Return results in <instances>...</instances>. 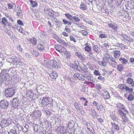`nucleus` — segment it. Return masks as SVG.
I'll use <instances>...</instances> for the list:
<instances>
[{
  "label": "nucleus",
  "instance_id": "nucleus-1",
  "mask_svg": "<svg viewBox=\"0 0 134 134\" xmlns=\"http://www.w3.org/2000/svg\"><path fill=\"white\" fill-rule=\"evenodd\" d=\"M120 38L121 40L124 42L129 43H133L134 41L133 38L129 36H128L125 34H122L121 35Z\"/></svg>",
  "mask_w": 134,
  "mask_h": 134
},
{
  "label": "nucleus",
  "instance_id": "nucleus-2",
  "mask_svg": "<svg viewBox=\"0 0 134 134\" xmlns=\"http://www.w3.org/2000/svg\"><path fill=\"white\" fill-rule=\"evenodd\" d=\"M57 62L55 60H51L49 61L47 64V66L49 68H57Z\"/></svg>",
  "mask_w": 134,
  "mask_h": 134
},
{
  "label": "nucleus",
  "instance_id": "nucleus-3",
  "mask_svg": "<svg viewBox=\"0 0 134 134\" xmlns=\"http://www.w3.org/2000/svg\"><path fill=\"white\" fill-rule=\"evenodd\" d=\"M5 95L7 97H11L15 94L14 90L12 88H8L5 90Z\"/></svg>",
  "mask_w": 134,
  "mask_h": 134
},
{
  "label": "nucleus",
  "instance_id": "nucleus-4",
  "mask_svg": "<svg viewBox=\"0 0 134 134\" xmlns=\"http://www.w3.org/2000/svg\"><path fill=\"white\" fill-rule=\"evenodd\" d=\"M52 100L51 98L49 97H43L42 100V104L43 106L45 107L47 106L49 102L52 101Z\"/></svg>",
  "mask_w": 134,
  "mask_h": 134
},
{
  "label": "nucleus",
  "instance_id": "nucleus-5",
  "mask_svg": "<svg viewBox=\"0 0 134 134\" xmlns=\"http://www.w3.org/2000/svg\"><path fill=\"white\" fill-rule=\"evenodd\" d=\"M74 121H72L70 122L67 125V127L69 129L68 131L69 132L70 134H74V128H73L74 127Z\"/></svg>",
  "mask_w": 134,
  "mask_h": 134
},
{
  "label": "nucleus",
  "instance_id": "nucleus-6",
  "mask_svg": "<svg viewBox=\"0 0 134 134\" xmlns=\"http://www.w3.org/2000/svg\"><path fill=\"white\" fill-rule=\"evenodd\" d=\"M20 102L19 99L17 98H14L12 102V107L14 108L18 109V107L20 105Z\"/></svg>",
  "mask_w": 134,
  "mask_h": 134
},
{
  "label": "nucleus",
  "instance_id": "nucleus-7",
  "mask_svg": "<svg viewBox=\"0 0 134 134\" xmlns=\"http://www.w3.org/2000/svg\"><path fill=\"white\" fill-rule=\"evenodd\" d=\"M8 106V102L6 100H2L0 102V107L3 109H6Z\"/></svg>",
  "mask_w": 134,
  "mask_h": 134
},
{
  "label": "nucleus",
  "instance_id": "nucleus-8",
  "mask_svg": "<svg viewBox=\"0 0 134 134\" xmlns=\"http://www.w3.org/2000/svg\"><path fill=\"white\" fill-rule=\"evenodd\" d=\"M41 112L40 111H35L32 113V116L34 119H38L41 116Z\"/></svg>",
  "mask_w": 134,
  "mask_h": 134
},
{
  "label": "nucleus",
  "instance_id": "nucleus-9",
  "mask_svg": "<svg viewBox=\"0 0 134 134\" xmlns=\"http://www.w3.org/2000/svg\"><path fill=\"white\" fill-rule=\"evenodd\" d=\"M109 61L108 59L106 58H103L102 61H99L98 63L100 65L104 67L106 66L107 63H109Z\"/></svg>",
  "mask_w": 134,
  "mask_h": 134
},
{
  "label": "nucleus",
  "instance_id": "nucleus-10",
  "mask_svg": "<svg viewBox=\"0 0 134 134\" xmlns=\"http://www.w3.org/2000/svg\"><path fill=\"white\" fill-rule=\"evenodd\" d=\"M116 106L119 109V110H123V111L127 113H128V111L125 109V107L122 104L120 103H118L117 104Z\"/></svg>",
  "mask_w": 134,
  "mask_h": 134
},
{
  "label": "nucleus",
  "instance_id": "nucleus-11",
  "mask_svg": "<svg viewBox=\"0 0 134 134\" xmlns=\"http://www.w3.org/2000/svg\"><path fill=\"white\" fill-rule=\"evenodd\" d=\"M108 26L109 27H111L115 31H117L118 28V26L115 23H108Z\"/></svg>",
  "mask_w": 134,
  "mask_h": 134
},
{
  "label": "nucleus",
  "instance_id": "nucleus-12",
  "mask_svg": "<svg viewBox=\"0 0 134 134\" xmlns=\"http://www.w3.org/2000/svg\"><path fill=\"white\" fill-rule=\"evenodd\" d=\"M56 130L57 132H60L62 134H64L66 132V130L64 129V127L60 126L58 127L56 129Z\"/></svg>",
  "mask_w": 134,
  "mask_h": 134
},
{
  "label": "nucleus",
  "instance_id": "nucleus-13",
  "mask_svg": "<svg viewBox=\"0 0 134 134\" xmlns=\"http://www.w3.org/2000/svg\"><path fill=\"white\" fill-rule=\"evenodd\" d=\"M80 20V19L79 18L76 16H73L71 21L74 24L78 25Z\"/></svg>",
  "mask_w": 134,
  "mask_h": 134
},
{
  "label": "nucleus",
  "instance_id": "nucleus-14",
  "mask_svg": "<svg viewBox=\"0 0 134 134\" xmlns=\"http://www.w3.org/2000/svg\"><path fill=\"white\" fill-rule=\"evenodd\" d=\"M126 82L127 83L130 85L132 87H134V81L132 78L128 77L126 80Z\"/></svg>",
  "mask_w": 134,
  "mask_h": 134
},
{
  "label": "nucleus",
  "instance_id": "nucleus-15",
  "mask_svg": "<svg viewBox=\"0 0 134 134\" xmlns=\"http://www.w3.org/2000/svg\"><path fill=\"white\" fill-rule=\"evenodd\" d=\"M121 119V121L123 125H125L126 124V122L127 123H129L130 122L128 118L126 115L125 116H123Z\"/></svg>",
  "mask_w": 134,
  "mask_h": 134
},
{
  "label": "nucleus",
  "instance_id": "nucleus-16",
  "mask_svg": "<svg viewBox=\"0 0 134 134\" xmlns=\"http://www.w3.org/2000/svg\"><path fill=\"white\" fill-rule=\"evenodd\" d=\"M14 5H15V9L16 10H17L16 7L17 8V9L18 10L17 13V15L19 17H21L22 15V13L21 10L20 9V8L18 6L16 7V5L15 4H14Z\"/></svg>",
  "mask_w": 134,
  "mask_h": 134
},
{
  "label": "nucleus",
  "instance_id": "nucleus-17",
  "mask_svg": "<svg viewBox=\"0 0 134 134\" xmlns=\"http://www.w3.org/2000/svg\"><path fill=\"white\" fill-rule=\"evenodd\" d=\"M9 134H19V132L16 131V129L14 128L10 129L7 131Z\"/></svg>",
  "mask_w": 134,
  "mask_h": 134
},
{
  "label": "nucleus",
  "instance_id": "nucleus-18",
  "mask_svg": "<svg viewBox=\"0 0 134 134\" xmlns=\"http://www.w3.org/2000/svg\"><path fill=\"white\" fill-rule=\"evenodd\" d=\"M74 106L77 110L81 111L82 109V108L81 105L80 104H79L77 102H76L75 103Z\"/></svg>",
  "mask_w": 134,
  "mask_h": 134
},
{
  "label": "nucleus",
  "instance_id": "nucleus-19",
  "mask_svg": "<svg viewBox=\"0 0 134 134\" xmlns=\"http://www.w3.org/2000/svg\"><path fill=\"white\" fill-rule=\"evenodd\" d=\"M83 77H84L90 81H92L93 80L92 75L89 72L88 73L86 74H85L84 75H83Z\"/></svg>",
  "mask_w": 134,
  "mask_h": 134
},
{
  "label": "nucleus",
  "instance_id": "nucleus-20",
  "mask_svg": "<svg viewBox=\"0 0 134 134\" xmlns=\"http://www.w3.org/2000/svg\"><path fill=\"white\" fill-rule=\"evenodd\" d=\"M102 95L104 98L105 99H109L110 98L109 93L107 91H104V92L102 93Z\"/></svg>",
  "mask_w": 134,
  "mask_h": 134
},
{
  "label": "nucleus",
  "instance_id": "nucleus-21",
  "mask_svg": "<svg viewBox=\"0 0 134 134\" xmlns=\"http://www.w3.org/2000/svg\"><path fill=\"white\" fill-rule=\"evenodd\" d=\"M75 56L78 57L81 60H83L85 59V57L80 52H75Z\"/></svg>",
  "mask_w": 134,
  "mask_h": 134
},
{
  "label": "nucleus",
  "instance_id": "nucleus-22",
  "mask_svg": "<svg viewBox=\"0 0 134 134\" xmlns=\"http://www.w3.org/2000/svg\"><path fill=\"white\" fill-rule=\"evenodd\" d=\"M119 60L121 63L124 65H126L128 63L127 60L122 57L120 58Z\"/></svg>",
  "mask_w": 134,
  "mask_h": 134
},
{
  "label": "nucleus",
  "instance_id": "nucleus-23",
  "mask_svg": "<svg viewBox=\"0 0 134 134\" xmlns=\"http://www.w3.org/2000/svg\"><path fill=\"white\" fill-rule=\"evenodd\" d=\"M124 69V66L123 65L121 64H120L117 65V69L119 71H121Z\"/></svg>",
  "mask_w": 134,
  "mask_h": 134
},
{
  "label": "nucleus",
  "instance_id": "nucleus-24",
  "mask_svg": "<svg viewBox=\"0 0 134 134\" xmlns=\"http://www.w3.org/2000/svg\"><path fill=\"white\" fill-rule=\"evenodd\" d=\"M111 125L114 129L117 131H118L119 130V126L116 124L114 122H111Z\"/></svg>",
  "mask_w": 134,
  "mask_h": 134
},
{
  "label": "nucleus",
  "instance_id": "nucleus-25",
  "mask_svg": "<svg viewBox=\"0 0 134 134\" xmlns=\"http://www.w3.org/2000/svg\"><path fill=\"white\" fill-rule=\"evenodd\" d=\"M113 52H114V57L116 58H118L120 55V51H114Z\"/></svg>",
  "mask_w": 134,
  "mask_h": 134
},
{
  "label": "nucleus",
  "instance_id": "nucleus-26",
  "mask_svg": "<svg viewBox=\"0 0 134 134\" xmlns=\"http://www.w3.org/2000/svg\"><path fill=\"white\" fill-rule=\"evenodd\" d=\"M115 45L117 47H119L120 48L122 49H125L126 48V46L122 43H117Z\"/></svg>",
  "mask_w": 134,
  "mask_h": 134
},
{
  "label": "nucleus",
  "instance_id": "nucleus-27",
  "mask_svg": "<svg viewBox=\"0 0 134 134\" xmlns=\"http://www.w3.org/2000/svg\"><path fill=\"white\" fill-rule=\"evenodd\" d=\"M30 41L33 45H35L37 42L36 39L35 38H30Z\"/></svg>",
  "mask_w": 134,
  "mask_h": 134
},
{
  "label": "nucleus",
  "instance_id": "nucleus-28",
  "mask_svg": "<svg viewBox=\"0 0 134 134\" xmlns=\"http://www.w3.org/2000/svg\"><path fill=\"white\" fill-rule=\"evenodd\" d=\"M50 76L52 78L56 79L57 76V74L55 72L52 71L50 74Z\"/></svg>",
  "mask_w": 134,
  "mask_h": 134
},
{
  "label": "nucleus",
  "instance_id": "nucleus-29",
  "mask_svg": "<svg viewBox=\"0 0 134 134\" xmlns=\"http://www.w3.org/2000/svg\"><path fill=\"white\" fill-rule=\"evenodd\" d=\"M109 65L115 68L116 65L117 63L114 61H109Z\"/></svg>",
  "mask_w": 134,
  "mask_h": 134
},
{
  "label": "nucleus",
  "instance_id": "nucleus-30",
  "mask_svg": "<svg viewBox=\"0 0 134 134\" xmlns=\"http://www.w3.org/2000/svg\"><path fill=\"white\" fill-rule=\"evenodd\" d=\"M9 79V74L8 73H6L3 77V82L5 81H8Z\"/></svg>",
  "mask_w": 134,
  "mask_h": 134
},
{
  "label": "nucleus",
  "instance_id": "nucleus-31",
  "mask_svg": "<svg viewBox=\"0 0 134 134\" xmlns=\"http://www.w3.org/2000/svg\"><path fill=\"white\" fill-rule=\"evenodd\" d=\"M37 48L39 50H42L44 49V46L41 44H38L37 45Z\"/></svg>",
  "mask_w": 134,
  "mask_h": 134
},
{
  "label": "nucleus",
  "instance_id": "nucleus-32",
  "mask_svg": "<svg viewBox=\"0 0 134 134\" xmlns=\"http://www.w3.org/2000/svg\"><path fill=\"white\" fill-rule=\"evenodd\" d=\"M93 49L97 53H99L100 52V48L96 45H94L93 46Z\"/></svg>",
  "mask_w": 134,
  "mask_h": 134
},
{
  "label": "nucleus",
  "instance_id": "nucleus-33",
  "mask_svg": "<svg viewBox=\"0 0 134 134\" xmlns=\"http://www.w3.org/2000/svg\"><path fill=\"white\" fill-rule=\"evenodd\" d=\"M85 45L86 46L85 47V51L88 52H90L91 49V47L88 46V44L87 43L85 44Z\"/></svg>",
  "mask_w": 134,
  "mask_h": 134
},
{
  "label": "nucleus",
  "instance_id": "nucleus-34",
  "mask_svg": "<svg viewBox=\"0 0 134 134\" xmlns=\"http://www.w3.org/2000/svg\"><path fill=\"white\" fill-rule=\"evenodd\" d=\"M20 60L19 59L16 57H14L13 58L12 62L14 63H18L20 62Z\"/></svg>",
  "mask_w": 134,
  "mask_h": 134
},
{
  "label": "nucleus",
  "instance_id": "nucleus-35",
  "mask_svg": "<svg viewBox=\"0 0 134 134\" xmlns=\"http://www.w3.org/2000/svg\"><path fill=\"white\" fill-rule=\"evenodd\" d=\"M31 5L32 7H35L37 5V3L35 1H32V0H30Z\"/></svg>",
  "mask_w": 134,
  "mask_h": 134
},
{
  "label": "nucleus",
  "instance_id": "nucleus-36",
  "mask_svg": "<svg viewBox=\"0 0 134 134\" xmlns=\"http://www.w3.org/2000/svg\"><path fill=\"white\" fill-rule=\"evenodd\" d=\"M34 93L31 91H28L26 95L27 97L31 98V97L34 95Z\"/></svg>",
  "mask_w": 134,
  "mask_h": 134
},
{
  "label": "nucleus",
  "instance_id": "nucleus-37",
  "mask_svg": "<svg viewBox=\"0 0 134 134\" xmlns=\"http://www.w3.org/2000/svg\"><path fill=\"white\" fill-rule=\"evenodd\" d=\"M62 21L63 24L65 25L67 24L68 25H70L71 24V22L65 19H63Z\"/></svg>",
  "mask_w": 134,
  "mask_h": 134
},
{
  "label": "nucleus",
  "instance_id": "nucleus-38",
  "mask_svg": "<svg viewBox=\"0 0 134 134\" xmlns=\"http://www.w3.org/2000/svg\"><path fill=\"white\" fill-rule=\"evenodd\" d=\"M118 112L121 118L126 115V114L124 113L122 110H119Z\"/></svg>",
  "mask_w": 134,
  "mask_h": 134
},
{
  "label": "nucleus",
  "instance_id": "nucleus-39",
  "mask_svg": "<svg viewBox=\"0 0 134 134\" xmlns=\"http://www.w3.org/2000/svg\"><path fill=\"white\" fill-rule=\"evenodd\" d=\"M33 126L34 130L36 132H37L38 131V129L39 128V125H37L36 124L33 123L32 124Z\"/></svg>",
  "mask_w": 134,
  "mask_h": 134
},
{
  "label": "nucleus",
  "instance_id": "nucleus-40",
  "mask_svg": "<svg viewBox=\"0 0 134 134\" xmlns=\"http://www.w3.org/2000/svg\"><path fill=\"white\" fill-rule=\"evenodd\" d=\"M65 15L66 16L67 18L69 20L72 21L73 16L68 13H65Z\"/></svg>",
  "mask_w": 134,
  "mask_h": 134
},
{
  "label": "nucleus",
  "instance_id": "nucleus-41",
  "mask_svg": "<svg viewBox=\"0 0 134 134\" xmlns=\"http://www.w3.org/2000/svg\"><path fill=\"white\" fill-rule=\"evenodd\" d=\"M80 8L83 10H85L86 9V7L83 3H82L80 5Z\"/></svg>",
  "mask_w": 134,
  "mask_h": 134
},
{
  "label": "nucleus",
  "instance_id": "nucleus-42",
  "mask_svg": "<svg viewBox=\"0 0 134 134\" xmlns=\"http://www.w3.org/2000/svg\"><path fill=\"white\" fill-rule=\"evenodd\" d=\"M103 107L101 105H98L97 107V109L100 113L102 112V110L103 109Z\"/></svg>",
  "mask_w": 134,
  "mask_h": 134
},
{
  "label": "nucleus",
  "instance_id": "nucleus-43",
  "mask_svg": "<svg viewBox=\"0 0 134 134\" xmlns=\"http://www.w3.org/2000/svg\"><path fill=\"white\" fill-rule=\"evenodd\" d=\"M2 22L4 25H6L7 23V19L5 17L2 18Z\"/></svg>",
  "mask_w": 134,
  "mask_h": 134
},
{
  "label": "nucleus",
  "instance_id": "nucleus-44",
  "mask_svg": "<svg viewBox=\"0 0 134 134\" xmlns=\"http://www.w3.org/2000/svg\"><path fill=\"white\" fill-rule=\"evenodd\" d=\"M125 89L129 92L132 93L133 92V89L132 88H130L127 86H126L125 88Z\"/></svg>",
  "mask_w": 134,
  "mask_h": 134
},
{
  "label": "nucleus",
  "instance_id": "nucleus-45",
  "mask_svg": "<svg viewBox=\"0 0 134 134\" xmlns=\"http://www.w3.org/2000/svg\"><path fill=\"white\" fill-rule=\"evenodd\" d=\"M7 132L5 131L3 128L1 127L0 130V134H7Z\"/></svg>",
  "mask_w": 134,
  "mask_h": 134
},
{
  "label": "nucleus",
  "instance_id": "nucleus-46",
  "mask_svg": "<svg viewBox=\"0 0 134 134\" xmlns=\"http://www.w3.org/2000/svg\"><path fill=\"white\" fill-rule=\"evenodd\" d=\"M10 121L8 119H5L4 120L3 123H4V124L6 125H5V126H8V125L10 124Z\"/></svg>",
  "mask_w": 134,
  "mask_h": 134
},
{
  "label": "nucleus",
  "instance_id": "nucleus-47",
  "mask_svg": "<svg viewBox=\"0 0 134 134\" xmlns=\"http://www.w3.org/2000/svg\"><path fill=\"white\" fill-rule=\"evenodd\" d=\"M27 126H28V125H26L24 128L23 127L22 130L24 133H26L27 131Z\"/></svg>",
  "mask_w": 134,
  "mask_h": 134
},
{
  "label": "nucleus",
  "instance_id": "nucleus-48",
  "mask_svg": "<svg viewBox=\"0 0 134 134\" xmlns=\"http://www.w3.org/2000/svg\"><path fill=\"white\" fill-rule=\"evenodd\" d=\"M127 99L129 100L132 101L134 99V97L132 94H130L129 95Z\"/></svg>",
  "mask_w": 134,
  "mask_h": 134
},
{
  "label": "nucleus",
  "instance_id": "nucleus-49",
  "mask_svg": "<svg viewBox=\"0 0 134 134\" xmlns=\"http://www.w3.org/2000/svg\"><path fill=\"white\" fill-rule=\"evenodd\" d=\"M122 1V0H115L116 4L118 7H119L121 5Z\"/></svg>",
  "mask_w": 134,
  "mask_h": 134
},
{
  "label": "nucleus",
  "instance_id": "nucleus-50",
  "mask_svg": "<svg viewBox=\"0 0 134 134\" xmlns=\"http://www.w3.org/2000/svg\"><path fill=\"white\" fill-rule=\"evenodd\" d=\"M66 57L68 59L70 58L71 57V55L70 53L68 51H66L64 53Z\"/></svg>",
  "mask_w": 134,
  "mask_h": 134
},
{
  "label": "nucleus",
  "instance_id": "nucleus-51",
  "mask_svg": "<svg viewBox=\"0 0 134 134\" xmlns=\"http://www.w3.org/2000/svg\"><path fill=\"white\" fill-rule=\"evenodd\" d=\"M53 104L52 102V101H51V102H49L48 104H47V106H45V107H47L49 108H52L53 107Z\"/></svg>",
  "mask_w": 134,
  "mask_h": 134
},
{
  "label": "nucleus",
  "instance_id": "nucleus-52",
  "mask_svg": "<svg viewBox=\"0 0 134 134\" xmlns=\"http://www.w3.org/2000/svg\"><path fill=\"white\" fill-rule=\"evenodd\" d=\"M16 127L18 129V130L21 131L22 130L23 127L19 124H18L16 126Z\"/></svg>",
  "mask_w": 134,
  "mask_h": 134
},
{
  "label": "nucleus",
  "instance_id": "nucleus-53",
  "mask_svg": "<svg viewBox=\"0 0 134 134\" xmlns=\"http://www.w3.org/2000/svg\"><path fill=\"white\" fill-rule=\"evenodd\" d=\"M87 68L86 66H84L83 68H82V72H83L84 74L86 73L87 72Z\"/></svg>",
  "mask_w": 134,
  "mask_h": 134
},
{
  "label": "nucleus",
  "instance_id": "nucleus-54",
  "mask_svg": "<svg viewBox=\"0 0 134 134\" xmlns=\"http://www.w3.org/2000/svg\"><path fill=\"white\" fill-rule=\"evenodd\" d=\"M71 66L73 69L75 70H77V69L78 68V66L76 64V63H75L74 64H72Z\"/></svg>",
  "mask_w": 134,
  "mask_h": 134
},
{
  "label": "nucleus",
  "instance_id": "nucleus-55",
  "mask_svg": "<svg viewBox=\"0 0 134 134\" xmlns=\"http://www.w3.org/2000/svg\"><path fill=\"white\" fill-rule=\"evenodd\" d=\"M31 53L32 54L35 56H37L39 55L38 53L34 50L32 51Z\"/></svg>",
  "mask_w": 134,
  "mask_h": 134
},
{
  "label": "nucleus",
  "instance_id": "nucleus-56",
  "mask_svg": "<svg viewBox=\"0 0 134 134\" xmlns=\"http://www.w3.org/2000/svg\"><path fill=\"white\" fill-rule=\"evenodd\" d=\"M51 19L54 22L57 23H59V21L55 17L53 16H51Z\"/></svg>",
  "mask_w": 134,
  "mask_h": 134
},
{
  "label": "nucleus",
  "instance_id": "nucleus-57",
  "mask_svg": "<svg viewBox=\"0 0 134 134\" xmlns=\"http://www.w3.org/2000/svg\"><path fill=\"white\" fill-rule=\"evenodd\" d=\"M93 74L94 75L96 76L100 75H101L99 71L98 70H96L94 71Z\"/></svg>",
  "mask_w": 134,
  "mask_h": 134
},
{
  "label": "nucleus",
  "instance_id": "nucleus-58",
  "mask_svg": "<svg viewBox=\"0 0 134 134\" xmlns=\"http://www.w3.org/2000/svg\"><path fill=\"white\" fill-rule=\"evenodd\" d=\"M66 49L64 47H62L61 49H60L59 50H57V51L60 53L65 52Z\"/></svg>",
  "mask_w": 134,
  "mask_h": 134
},
{
  "label": "nucleus",
  "instance_id": "nucleus-59",
  "mask_svg": "<svg viewBox=\"0 0 134 134\" xmlns=\"http://www.w3.org/2000/svg\"><path fill=\"white\" fill-rule=\"evenodd\" d=\"M85 21L86 23H88V24H90L91 25L92 24V21L88 19H85Z\"/></svg>",
  "mask_w": 134,
  "mask_h": 134
},
{
  "label": "nucleus",
  "instance_id": "nucleus-60",
  "mask_svg": "<svg viewBox=\"0 0 134 134\" xmlns=\"http://www.w3.org/2000/svg\"><path fill=\"white\" fill-rule=\"evenodd\" d=\"M98 79L99 80L102 81L103 82H104L105 81V79L103 77L101 76H99V77H98Z\"/></svg>",
  "mask_w": 134,
  "mask_h": 134
},
{
  "label": "nucleus",
  "instance_id": "nucleus-61",
  "mask_svg": "<svg viewBox=\"0 0 134 134\" xmlns=\"http://www.w3.org/2000/svg\"><path fill=\"white\" fill-rule=\"evenodd\" d=\"M110 117L111 119L114 121H117L116 118L114 115H111Z\"/></svg>",
  "mask_w": 134,
  "mask_h": 134
},
{
  "label": "nucleus",
  "instance_id": "nucleus-62",
  "mask_svg": "<svg viewBox=\"0 0 134 134\" xmlns=\"http://www.w3.org/2000/svg\"><path fill=\"white\" fill-rule=\"evenodd\" d=\"M130 63L132 64H134V58L131 57L130 59Z\"/></svg>",
  "mask_w": 134,
  "mask_h": 134
},
{
  "label": "nucleus",
  "instance_id": "nucleus-63",
  "mask_svg": "<svg viewBox=\"0 0 134 134\" xmlns=\"http://www.w3.org/2000/svg\"><path fill=\"white\" fill-rule=\"evenodd\" d=\"M68 26H66L65 29V30L67 32L69 33L71 32V31L70 29L68 28Z\"/></svg>",
  "mask_w": 134,
  "mask_h": 134
},
{
  "label": "nucleus",
  "instance_id": "nucleus-64",
  "mask_svg": "<svg viewBox=\"0 0 134 134\" xmlns=\"http://www.w3.org/2000/svg\"><path fill=\"white\" fill-rule=\"evenodd\" d=\"M114 132L113 130H111V131H108L105 133V134H114Z\"/></svg>",
  "mask_w": 134,
  "mask_h": 134
}]
</instances>
